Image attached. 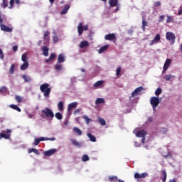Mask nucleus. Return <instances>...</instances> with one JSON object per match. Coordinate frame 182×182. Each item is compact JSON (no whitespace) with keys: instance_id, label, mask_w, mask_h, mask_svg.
I'll return each instance as SVG.
<instances>
[{"instance_id":"obj_1","label":"nucleus","mask_w":182,"mask_h":182,"mask_svg":"<svg viewBox=\"0 0 182 182\" xmlns=\"http://www.w3.org/2000/svg\"><path fill=\"white\" fill-rule=\"evenodd\" d=\"M41 117L43 119H45V117H47V119H50V120H53V117H55V114H53V111L50 109V108H45L44 109L41 110Z\"/></svg>"},{"instance_id":"obj_2","label":"nucleus","mask_w":182,"mask_h":182,"mask_svg":"<svg viewBox=\"0 0 182 182\" xmlns=\"http://www.w3.org/2000/svg\"><path fill=\"white\" fill-rule=\"evenodd\" d=\"M50 85L48 83H44L40 85V90L41 93H43L44 97H49L51 92Z\"/></svg>"},{"instance_id":"obj_3","label":"nucleus","mask_w":182,"mask_h":182,"mask_svg":"<svg viewBox=\"0 0 182 182\" xmlns=\"http://www.w3.org/2000/svg\"><path fill=\"white\" fill-rule=\"evenodd\" d=\"M21 60L23 63L21 65V70H26L29 68V62H28V54L24 53L21 55Z\"/></svg>"},{"instance_id":"obj_4","label":"nucleus","mask_w":182,"mask_h":182,"mask_svg":"<svg viewBox=\"0 0 182 182\" xmlns=\"http://www.w3.org/2000/svg\"><path fill=\"white\" fill-rule=\"evenodd\" d=\"M48 140H50L51 141H55L56 139L55 137L48 138V137H43V136H41L40 138H36L34 141V146H38L41 143V141H45Z\"/></svg>"},{"instance_id":"obj_5","label":"nucleus","mask_w":182,"mask_h":182,"mask_svg":"<svg viewBox=\"0 0 182 182\" xmlns=\"http://www.w3.org/2000/svg\"><path fill=\"white\" fill-rule=\"evenodd\" d=\"M77 29L78 35L80 36L83 33V31H87L89 29V26H83V23H79Z\"/></svg>"},{"instance_id":"obj_6","label":"nucleus","mask_w":182,"mask_h":182,"mask_svg":"<svg viewBox=\"0 0 182 182\" xmlns=\"http://www.w3.org/2000/svg\"><path fill=\"white\" fill-rule=\"evenodd\" d=\"M150 103L152 106L153 110H156V108L159 105H160V101L159 100V97H152L150 100Z\"/></svg>"},{"instance_id":"obj_7","label":"nucleus","mask_w":182,"mask_h":182,"mask_svg":"<svg viewBox=\"0 0 182 182\" xmlns=\"http://www.w3.org/2000/svg\"><path fill=\"white\" fill-rule=\"evenodd\" d=\"M166 41L171 42V43H174L176 42V34L172 32L168 31L166 33Z\"/></svg>"},{"instance_id":"obj_8","label":"nucleus","mask_w":182,"mask_h":182,"mask_svg":"<svg viewBox=\"0 0 182 182\" xmlns=\"http://www.w3.org/2000/svg\"><path fill=\"white\" fill-rule=\"evenodd\" d=\"M147 135V132L145 130H141L136 134V137H141V142L144 144V141H146V136Z\"/></svg>"},{"instance_id":"obj_9","label":"nucleus","mask_w":182,"mask_h":182,"mask_svg":"<svg viewBox=\"0 0 182 182\" xmlns=\"http://www.w3.org/2000/svg\"><path fill=\"white\" fill-rule=\"evenodd\" d=\"M103 85H105V81L99 80L93 84V87H94V89H100V88L103 87V86H104Z\"/></svg>"},{"instance_id":"obj_10","label":"nucleus","mask_w":182,"mask_h":182,"mask_svg":"<svg viewBox=\"0 0 182 182\" xmlns=\"http://www.w3.org/2000/svg\"><path fill=\"white\" fill-rule=\"evenodd\" d=\"M170 65H171V60L170 58H167L165 61L162 73H164V72L170 68Z\"/></svg>"},{"instance_id":"obj_11","label":"nucleus","mask_w":182,"mask_h":182,"mask_svg":"<svg viewBox=\"0 0 182 182\" xmlns=\"http://www.w3.org/2000/svg\"><path fill=\"white\" fill-rule=\"evenodd\" d=\"M56 151H57L56 149H49L44 152V156H46V157H50V156H53V154H55Z\"/></svg>"},{"instance_id":"obj_12","label":"nucleus","mask_w":182,"mask_h":182,"mask_svg":"<svg viewBox=\"0 0 182 182\" xmlns=\"http://www.w3.org/2000/svg\"><path fill=\"white\" fill-rule=\"evenodd\" d=\"M141 90H145L144 87H139L136 89H135L132 93V97H134V96H137V95H139V93H140V92H141Z\"/></svg>"},{"instance_id":"obj_13","label":"nucleus","mask_w":182,"mask_h":182,"mask_svg":"<svg viewBox=\"0 0 182 182\" xmlns=\"http://www.w3.org/2000/svg\"><path fill=\"white\" fill-rule=\"evenodd\" d=\"M160 39H161V37H160V34H156L154 38L149 43L150 46H153L154 43H158V42H160Z\"/></svg>"},{"instance_id":"obj_14","label":"nucleus","mask_w":182,"mask_h":182,"mask_svg":"<svg viewBox=\"0 0 182 182\" xmlns=\"http://www.w3.org/2000/svg\"><path fill=\"white\" fill-rule=\"evenodd\" d=\"M50 33L49 31H46L43 35V39L45 41L44 45H48L49 43V41H50V37H49Z\"/></svg>"},{"instance_id":"obj_15","label":"nucleus","mask_w":182,"mask_h":182,"mask_svg":"<svg viewBox=\"0 0 182 182\" xmlns=\"http://www.w3.org/2000/svg\"><path fill=\"white\" fill-rule=\"evenodd\" d=\"M149 176L148 173H142L141 174L139 173H135L134 174V178L139 179V178H146Z\"/></svg>"},{"instance_id":"obj_16","label":"nucleus","mask_w":182,"mask_h":182,"mask_svg":"<svg viewBox=\"0 0 182 182\" xmlns=\"http://www.w3.org/2000/svg\"><path fill=\"white\" fill-rule=\"evenodd\" d=\"M0 28L1 29V31H4V32H12V28L11 27H8L4 24H1L0 25Z\"/></svg>"},{"instance_id":"obj_17","label":"nucleus","mask_w":182,"mask_h":182,"mask_svg":"<svg viewBox=\"0 0 182 182\" xmlns=\"http://www.w3.org/2000/svg\"><path fill=\"white\" fill-rule=\"evenodd\" d=\"M75 107H77V102H74L68 105V112H70L73 109H75Z\"/></svg>"},{"instance_id":"obj_18","label":"nucleus","mask_w":182,"mask_h":182,"mask_svg":"<svg viewBox=\"0 0 182 182\" xmlns=\"http://www.w3.org/2000/svg\"><path fill=\"white\" fill-rule=\"evenodd\" d=\"M70 9V5L69 4H65L63 11H61L60 14L61 15H65V14H68V11Z\"/></svg>"},{"instance_id":"obj_19","label":"nucleus","mask_w":182,"mask_h":182,"mask_svg":"<svg viewBox=\"0 0 182 182\" xmlns=\"http://www.w3.org/2000/svg\"><path fill=\"white\" fill-rule=\"evenodd\" d=\"M42 52H43V55L47 57L49 55V48L47 46H44L42 47Z\"/></svg>"},{"instance_id":"obj_20","label":"nucleus","mask_w":182,"mask_h":182,"mask_svg":"<svg viewBox=\"0 0 182 182\" xmlns=\"http://www.w3.org/2000/svg\"><path fill=\"white\" fill-rule=\"evenodd\" d=\"M87 136L90 139V141H92V143H96L97 141L96 136H95L90 133H88Z\"/></svg>"},{"instance_id":"obj_21","label":"nucleus","mask_w":182,"mask_h":182,"mask_svg":"<svg viewBox=\"0 0 182 182\" xmlns=\"http://www.w3.org/2000/svg\"><path fill=\"white\" fill-rule=\"evenodd\" d=\"M89 46V42L87 41H84L80 43V49H83V48H87Z\"/></svg>"},{"instance_id":"obj_22","label":"nucleus","mask_w":182,"mask_h":182,"mask_svg":"<svg viewBox=\"0 0 182 182\" xmlns=\"http://www.w3.org/2000/svg\"><path fill=\"white\" fill-rule=\"evenodd\" d=\"M161 180H162V182H166L167 180V172L166 170L162 171V176H161Z\"/></svg>"},{"instance_id":"obj_23","label":"nucleus","mask_w":182,"mask_h":182,"mask_svg":"<svg viewBox=\"0 0 182 182\" xmlns=\"http://www.w3.org/2000/svg\"><path fill=\"white\" fill-rule=\"evenodd\" d=\"M107 49H109V45L103 46L98 50V53H103V52L107 50Z\"/></svg>"},{"instance_id":"obj_24","label":"nucleus","mask_w":182,"mask_h":182,"mask_svg":"<svg viewBox=\"0 0 182 182\" xmlns=\"http://www.w3.org/2000/svg\"><path fill=\"white\" fill-rule=\"evenodd\" d=\"M22 77H23L24 82H26L27 83H29V82H32V78L29 75H23Z\"/></svg>"},{"instance_id":"obj_25","label":"nucleus","mask_w":182,"mask_h":182,"mask_svg":"<svg viewBox=\"0 0 182 182\" xmlns=\"http://www.w3.org/2000/svg\"><path fill=\"white\" fill-rule=\"evenodd\" d=\"M63 62H65V55L63 54L58 55V63H63Z\"/></svg>"},{"instance_id":"obj_26","label":"nucleus","mask_w":182,"mask_h":182,"mask_svg":"<svg viewBox=\"0 0 182 182\" xmlns=\"http://www.w3.org/2000/svg\"><path fill=\"white\" fill-rule=\"evenodd\" d=\"M105 39H106V41H113V39H114V33L106 35Z\"/></svg>"},{"instance_id":"obj_27","label":"nucleus","mask_w":182,"mask_h":182,"mask_svg":"<svg viewBox=\"0 0 182 182\" xmlns=\"http://www.w3.org/2000/svg\"><path fill=\"white\" fill-rule=\"evenodd\" d=\"M147 25H148L147 21H146V20L144 19V17H142V26H141V29L143 30L144 32L146 31V26H147Z\"/></svg>"},{"instance_id":"obj_28","label":"nucleus","mask_w":182,"mask_h":182,"mask_svg":"<svg viewBox=\"0 0 182 182\" xmlns=\"http://www.w3.org/2000/svg\"><path fill=\"white\" fill-rule=\"evenodd\" d=\"M28 153L31 154V153H34L35 154H36L37 156H39V154H41V153L39 152V151L35 148H32V149H30L28 150Z\"/></svg>"},{"instance_id":"obj_29","label":"nucleus","mask_w":182,"mask_h":182,"mask_svg":"<svg viewBox=\"0 0 182 182\" xmlns=\"http://www.w3.org/2000/svg\"><path fill=\"white\" fill-rule=\"evenodd\" d=\"M103 103H105V98H97L95 105H102Z\"/></svg>"},{"instance_id":"obj_30","label":"nucleus","mask_w":182,"mask_h":182,"mask_svg":"<svg viewBox=\"0 0 182 182\" xmlns=\"http://www.w3.org/2000/svg\"><path fill=\"white\" fill-rule=\"evenodd\" d=\"M9 107H11V109H13L14 110H16L17 112H21V108H19V107H18L16 105H10Z\"/></svg>"},{"instance_id":"obj_31","label":"nucleus","mask_w":182,"mask_h":182,"mask_svg":"<svg viewBox=\"0 0 182 182\" xmlns=\"http://www.w3.org/2000/svg\"><path fill=\"white\" fill-rule=\"evenodd\" d=\"M98 122L101 126H106V120L102 117H98Z\"/></svg>"},{"instance_id":"obj_32","label":"nucleus","mask_w":182,"mask_h":182,"mask_svg":"<svg viewBox=\"0 0 182 182\" xmlns=\"http://www.w3.org/2000/svg\"><path fill=\"white\" fill-rule=\"evenodd\" d=\"M10 135L9 134H5L4 133H0V140H1V139H6V140H8V139H9Z\"/></svg>"},{"instance_id":"obj_33","label":"nucleus","mask_w":182,"mask_h":182,"mask_svg":"<svg viewBox=\"0 0 182 182\" xmlns=\"http://www.w3.org/2000/svg\"><path fill=\"white\" fill-rule=\"evenodd\" d=\"M15 100L17 103H22V101L23 100V98L19 95L15 96Z\"/></svg>"},{"instance_id":"obj_34","label":"nucleus","mask_w":182,"mask_h":182,"mask_svg":"<svg viewBox=\"0 0 182 182\" xmlns=\"http://www.w3.org/2000/svg\"><path fill=\"white\" fill-rule=\"evenodd\" d=\"M114 6H116L115 12H117V11H119L120 4H119V1L118 0H114Z\"/></svg>"},{"instance_id":"obj_35","label":"nucleus","mask_w":182,"mask_h":182,"mask_svg":"<svg viewBox=\"0 0 182 182\" xmlns=\"http://www.w3.org/2000/svg\"><path fill=\"white\" fill-rule=\"evenodd\" d=\"M55 117L58 120H62V119H63V115H62L60 112H56Z\"/></svg>"},{"instance_id":"obj_36","label":"nucleus","mask_w":182,"mask_h":182,"mask_svg":"<svg viewBox=\"0 0 182 182\" xmlns=\"http://www.w3.org/2000/svg\"><path fill=\"white\" fill-rule=\"evenodd\" d=\"M58 110H60V112H63V102L60 101V102H58Z\"/></svg>"},{"instance_id":"obj_37","label":"nucleus","mask_w":182,"mask_h":182,"mask_svg":"<svg viewBox=\"0 0 182 182\" xmlns=\"http://www.w3.org/2000/svg\"><path fill=\"white\" fill-rule=\"evenodd\" d=\"M71 143L73 146H76L77 147H80V143H79L75 139H71Z\"/></svg>"},{"instance_id":"obj_38","label":"nucleus","mask_w":182,"mask_h":182,"mask_svg":"<svg viewBox=\"0 0 182 182\" xmlns=\"http://www.w3.org/2000/svg\"><path fill=\"white\" fill-rule=\"evenodd\" d=\"M82 119H84V120L85 121L87 124H89V123H90V122H92V119H90L87 115H84L82 117Z\"/></svg>"},{"instance_id":"obj_39","label":"nucleus","mask_w":182,"mask_h":182,"mask_svg":"<svg viewBox=\"0 0 182 182\" xmlns=\"http://www.w3.org/2000/svg\"><path fill=\"white\" fill-rule=\"evenodd\" d=\"M73 131L78 134V136H82V131L77 127H74Z\"/></svg>"},{"instance_id":"obj_40","label":"nucleus","mask_w":182,"mask_h":182,"mask_svg":"<svg viewBox=\"0 0 182 182\" xmlns=\"http://www.w3.org/2000/svg\"><path fill=\"white\" fill-rule=\"evenodd\" d=\"M174 77V76L171 75H164V79L166 81L170 80L171 79H173Z\"/></svg>"},{"instance_id":"obj_41","label":"nucleus","mask_w":182,"mask_h":182,"mask_svg":"<svg viewBox=\"0 0 182 182\" xmlns=\"http://www.w3.org/2000/svg\"><path fill=\"white\" fill-rule=\"evenodd\" d=\"M15 71V65L14 64H12L10 67V69H9V73L11 75H14V72Z\"/></svg>"},{"instance_id":"obj_42","label":"nucleus","mask_w":182,"mask_h":182,"mask_svg":"<svg viewBox=\"0 0 182 182\" xmlns=\"http://www.w3.org/2000/svg\"><path fill=\"white\" fill-rule=\"evenodd\" d=\"M55 70H62V64L57 63L55 65Z\"/></svg>"},{"instance_id":"obj_43","label":"nucleus","mask_w":182,"mask_h":182,"mask_svg":"<svg viewBox=\"0 0 182 182\" xmlns=\"http://www.w3.org/2000/svg\"><path fill=\"white\" fill-rule=\"evenodd\" d=\"M6 92H8L6 87H1L0 88V93H6Z\"/></svg>"},{"instance_id":"obj_44","label":"nucleus","mask_w":182,"mask_h":182,"mask_svg":"<svg viewBox=\"0 0 182 182\" xmlns=\"http://www.w3.org/2000/svg\"><path fill=\"white\" fill-rule=\"evenodd\" d=\"M89 159H90L89 156H87L86 154L83 155L82 157V161H89Z\"/></svg>"},{"instance_id":"obj_45","label":"nucleus","mask_w":182,"mask_h":182,"mask_svg":"<svg viewBox=\"0 0 182 182\" xmlns=\"http://www.w3.org/2000/svg\"><path fill=\"white\" fill-rule=\"evenodd\" d=\"M161 88H157L155 91L156 96H159V95H161Z\"/></svg>"},{"instance_id":"obj_46","label":"nucleus","mask_w":182,"mask_h":182,"mask_svg":"<svg viewBox=\"0 0 182 182\" xmlns=\"http://www.w3.org/2000/svg\"><path fill=\"white\" fill-rule=\"evenodd\" d=\"M122 72V68L119 67L116 70V75L119 77L120 76V73Z\"/></svg>"},{"instance_id":"obj_47","label":"nucleus","mask_w":182,"mask_h":182,"mask_svg":"<svg viewBox=\"0 0 182 182\" xmlns=\"http://www.w3.org/2000/svg\"><path fill=\"white\" fill-rule=\"evenodd\" d=\"M171 22H173V16H167L166 23H170Z\"/></svg>"},{"instance_id":"obj_48","label":"nucleus","mask_w":182,"mask_h":182,"mask_svg":"<svg viewBox=\"0 0 182 182\" xmlns=\"http://www.w3.org/2000/svg\"><path fill=\"white\" fill-rule=\"evenodd\" d=\"M8 7V0H3V5L2 8H7Z\"/></svg>"},{"instance_id":"obj_49","label":"nucleus","mask_w":182,"mask_h":182,"mask_svg":"<svg viewBox=\"0 0 182 182\" xmlns=\"http://www.w3.org/2000/svg\"><path fill=\"white\" fill-rule=\"evenodd\" d=\"M5 58V55H4V51H2V49L0 48V59L4 60Z\"/></svg>"},{"instance_id":"obj_50","label":"nucleus","mask_w":182,"mask_h":182,"mask_svg":"<svg viewBox=\"0 0 182 182\" xmlns=\"http://www.w3.org/2000/svg\"><path fill=\"white\" fill-rule=\"evenodd\" d=\"M109 5L113 8L114 6V0H109Z\"/></svg>"},{"instance_id":"obj_51","label":"nucleus","mask_w":182,"mask_h":182,"mask_svg":"<svg viewBox=\"0 0 182 182\" xmlns=\"http://www.w3.org/2000/svg\"><path fill=\"white\" fill-rule=\"evenodd\" d=\"M15 4V0H10V9H12V8H14V5Z\"/></svg>"},{"instance_id":"obj_52","label":"nucleus","mask_w":182,"mask_h":182,"mask_svg":"<svg viewBox=\"0 0 182 182\" xmlns=\"http://www.w3.org/2000/svg\"><path fill=\"white\" fill-rule=\"evenodd\" d=\"M53 41L54 43H56L58 42V41H59V38H58V36H55L53 37Z\"/></svg>"},{"instance_id":"obj_53","label":"nucleus","mask_w":182,"mask_h":182,"mask_svg":"<svg viewBox=\"0 0 182 182\" xmlns=\"http://www.w3.org/2000/svg\"><path fill=\"white\" fill-rule=\"evenodd\" d=\"M55 58H56V55H55V53H52L49 57V58L53 60V59H55Z\"/></svg>"},{"instance_id":"obj_54","label":"nucleus","mask_w":182,"mask_h":182,"mask_svg":"<svg viewBox=\"0 0 182 182\" xmlns=\"http://www.w3.org/2000/svg\"><path fill=\"white\" fill-rule=\"evenodd\" d=\"M163 21H164V16H160L159 18V22H163Z\"/></svg>"},{"instance_id":"obj_55","label":"nucleus","mask_w":182,"mask_h":182,"mask_svg":"<svg viewBox=\"0 0 182 182\" xmlns=\"http://www.w3.org/2000/svg\"><path fill=\"white\" fill-rule=\"evenodd\" d=\"M161 5V2L160 1H156L154 3V6L157 7V6H160Z\"/></svg>"},{"instance_id":"obj_56","label":"nucleus","mask_w":182,"mask_h":182,"mask_svg":"<svg viewBox=\"0 0 182 182\" xmlns=\"http://www.w3.org/2000/svg\"><path fill=\"white\" fill-rule=\"evenodd\" d=\"M77 113H80V109H77L74 111V114H77Z\"/></svg>"},{"instance_id":"obj_57","label":"nucleus","mask_w":182,"mask_h":182,"mask_svg":"<svg viewBox=\"0 0 182 182\" xmlns=\"http://www.w3.org/2000/svg\"><path fill=\"white\" fill-rule=\"evenodd\" d=\"M13 50H14V52H16V50H18V46H14Z\"/></svg>"},{"instance_id":"obj_58","label":"nucleus","mask_w":182,"mask_h":182,"mask_svg":"<svg viewBox=\"0 0 182 182\" xmlns=\"http://www.w3.org/2000/svg\"><path fill=\"white\" fill-rule=\"evenodd\" d=\"M114 180H117L118 182H124V181L120 180L117 178V176H114Z\"/></svg>"},{"instance_id":"obj_59","label":"nucleus","mask_w":182,"mask_h":182,"mask_svg":"<svg viewBox=\"0 0 182 182\" xmlns=\"http://www.w3.org/2000/svg\"><path fill=\"white\" fill-rule=\"evenodd\" d=\"M109 181H114V176H109Z\"/></svg>"},{"instance_id":"obj_60","label":"nucleus","mask_w":182,"mask_h":182,"mask_svg":"<svg viewBox=\"0 0 182 182\" xmlns=\"http://www.w3.org/2000/svg\"><path fill=\"white\" fill-rule=\"evenodd\" d=\"M178 15H182V7L180 8V10L178 12Z\"/></svg>"},{"instance_id":"obj_61","label":"nucleus","mask_w":182,"mask_h":182,"mask_svg":"<svg viewBox=\"0 0 182 182\" xmlns=\"http://www.w3.org/2000/svg\"><path fill=\"white\" fill-rule=\"evenodd\" d=\"M15 3L18 5L21 4V0H15Z\"/></svg>"},{"instance_id":"obj_62","label":"nucleus","mask_w":182,"mask_h":182,"mask_svg":"<svg viewBox=\"0 0 182 182\" xmlns=\"http://www.w3.org/2000/svg\"><path fill=\"white\" fill-rule=\"evenodd\" d=\"M168 182H176V178L169 180Z\"/></svg>"},{"instance_id":"obj_63","label":"nucleus","mask_w":182,"mask_h":182,"mask_svg":"<svg viewBox=\"0 0 182 182\" xmlns=\"http://www.w3.org/2000/svg\"><path fill=\"white\" fill-rule=\"evenodd\" d=\"M135 146L136 147H140V144H138L137 142H135Z\"/></svg>"},{"instance_id":"obj_64","label":"nucleus","mask_w":182,"mask_h":182,"mask_svg":"<svg viewBox=\"0 0 182 182\" xmlns=\"http://www.w3.org/2000/svg\"><path fill=\"white\" fill-rule=\"evenodd\" d=\"M28 117H29V119H33V115H32L31 114H28Z\"/></svg>"}]
</instances>
